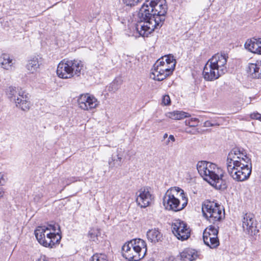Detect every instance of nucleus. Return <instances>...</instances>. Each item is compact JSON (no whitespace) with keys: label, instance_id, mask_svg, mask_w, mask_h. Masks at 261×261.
Here are the masks:
<instances>
[{"label":"nucleus","instance_id":"13","mask_svg":"<svg viewBox=\"0 0 261 261\" xmlns=\"http://www.w3.org/2000/svg\"><path fill=\"white\" fill-rule=\"evenodd\" d=\"M242 221V227L245 233L253 236L258 232L259 230L257 228V221L253 214L249 213L244 214Z\"/></svg>","mask_w":261,"mask_h":261},{"label":"nucleus","instance_id":"31","mask_svg":"<svg viewBox=\"0 0 261 261\" xmlns=\"http://www.w3.org/2000/svg\"><path fill=\"white\" fill-rule=\"evenodd\" d=\"M199 120L197 118H192L190 120L185 121L186 125H188L190 127H195L198 125Z\"/></svg>","mask_w":261,"mask_h":261},{"label":"nucleus","instance_id":"28","mask_svg":"<svg viewBox=\"0 0 261 261\" xmlns=\"http://www.w3.org/2000/svg\"><path fill=\"white\" fill-rule=\"evenodd\" d=\"M122 84V81L120 79H115L109 85L108 90L110 92H115L117 91Z\"/></svg>","mask_w":261,"mask_h":261},{"label":"nucleus","instance_id":"14","mask_svg":"<svg viewBox=\"0 0 261 261\" xmlns=\"http://www.w3.org/2000/svg\"><path fill=\"white\" fill-rule=\"evenodd\" d=\"M77 103L79 108L82 110L90 111L98 107L99 101L94 96L86 93L79 96Z\"/></svg>","mask_w":261,"mask_h":261},{"label":"nucleus","instance_id":"29","mask_svg":"<svg viewBox=\"0 0 261 261\" xmlns=\"http://www.w3.org/2000/svg\"><path fill=\"white\" fill-rule=\"evenodd\" d=\"M89 238L93 241H96L100 235V229L98 228H91L88 232Z\"/></svg>","mask_w":261,"mask_h":261},{"label":"nucleus","instance_id":"40","mask_svg":"<svg viewBox=\"0 0 261 261\" xmlns=\"http://www.w3.org/2000/svg\"><path fill=\"white\" fill-rule=\"evenodd\" d=\"M4 194V190L3 188H0V199L3 197Z\"/></svg>","mask_w":261,"mask_h":261},{"label":"nucleus","instance_id":"8","mask_svg":"<svg viewBox=\"0 0 261 261\" xmlns=\"http://www.w3.org/2000/svg\"><path fill=\"white\" fill-rule=\"evenodd\" d=\"M7 94L11 100L15 102L17 107L24 111L30 109L31 103L29 96L21 89L10 87L7 90Z\"/></svg>","mask_w":261,"mask_h":261},{"label":"nucleus","instance_id":"17","mask_svg":"<svg viewBox=\"0 0 261 261\" xmlns=\"http://www.w3.org/2000/svg\"><path fill=\"white\" fill-rule=\"evenodd\" d=\"M42 63V58L38 55L35 56L28 59L25 67L29 73L35 74L39 71Z\"/></svg>","mask_w":261,"mask_h":261},{"label":"nucleus","instance_id":"32","mask_svg":"<svg viewBox=\"0 0 261 261\" xmlns=\"http://www.w3.org/2000/svg\"><path fill=\"white\" fill-rule=\"evenodd\" d=\"M123 2L127 6H134L141 0H122Z\"/></svg>","mask_w":261,"mask_h":261},{"label":"nucleus","instance_id":"19","mask_svg":"<svg viewBox=\"0 0 261 261\" xmlns=\"http://www.w3.org/2000/svg\"><path fill=\"white\" fill-rule=\"evenodd\" d=\"M163 57H161L154 64L150 77L155 81L163 80Z\"/></svg>","mask_w":261,"mask_h":261},{"label":"nucleus","instance_id":"38","mask_svg":"<svg viewBox=\"0 0 261 261\" xmlns=\"http://www.w3.org/2000/svg\"><path fill=\"white\" fill-rule=\"evenodd\" d=\"M214 125H215V124L212 123L211 121H206L204 123L203 126H204V127H211V126H213Z\"/></svg>","mask_w":261,"mask_h":261},{"label":"nucleus","instance_id":"5","mask_svg":"<svg viewBox=\"0 0 261 261\" xmlns=\"http://www.w3.org/2000/svg\"><path fill=\"white\" fill-rule=\"evenodd\" d=\"M122 251L123 256L128 260L139 261L146 253V242L141 239H133L123 245Z\"/></svg>","mask_w":261,"mask_h":261},{"label":"nucleus","instance_id":"20","mask_svg":"<svg viewBox=\"0 0 261 261\" xmlns=\"http://www.w3.org/2000/svg\"><path fill=\"white\" fill-rule=\"evenodd\" d=\"M245 48L248 51L258 55H261V39L253 38L248 39L244 44Z\"/></svg>","mask_w":261,"mask_h":261},{"label":"nucleus","instance_id":"35","mask_svg":"<svg viewBox=\"0 0 261 261\" xmlns=\"http://www.w3.org/2000/svg\"><path fill=\"white\" fill-rule=\"evenodd\" d=\"M171 103V100L168 95H164V105H169Z\"/></svg>","mask_w":261,"mask_h":261},{"label":"nucleus","instance_id":"6","mask_svg":"<svg viewBox=\"0 0 261 261\" xmlns=\"http://www.w3.org/2000/svg\"><path fill=\"white\" fill-rule=\"evenodd\" d=\"M83 71L84 65L81 61L64 60L58 65L57 74L60 78L67 79L80 76Z\"/></svg>","mask_w":261,"mask_h":261},{"label":"nucleus","instance_id":"27","mask_svg":"<svg viewBox=\"0 0 261 261\" xmlns=\"http://www.w3.org/2000/svg\"><path fill=\"white\" fill-rule=\"evenodd\" d=\"M166 116L174 120H180L190 116V115L183 111H176L166 114Z\"/></svg>","mask_w":261,"mask_h":261},{"label":"nucleus","instance_id":"34","mask_svg":"<svg viewBox=\"0 0 261 261\" xmlns=\"http://www.w3.org/2000/svg\"><path fill=\"white\" fill-rule=\"evenodd\" d=\"M250 118L253 119H258L259 120L261 114L258 113H251L250 115Z\"/></svg>","mask_w":261,"mask_h":261},{"label":"nucleus","instance_id":"21","mask_svg":"<svg viewBox=\"0 0 261 261\" xmlns=\"http://www.w3.org/2000/svg\"><path fill=\"white\" fill-rule=\"evenodd\" d=\"M247 71L251 78L261 79V61L249 63L247 65Z\"/></svg>","mask_w":261,"mask_h":261},{"label":"nucleus","instance_id":"36","mask_svg":"<svg viewBox=\"0 0 261 261\" xmlns=\"http://www.w3.org/2000/svg\"><path fill=\"white\" fill-rule=\"evenodd\" d=\"M43 196V195L42 193L36 194L35 195L34 199L36 201H39Z\"/></svg>","mask_w":261,"mask_h":261},{"label":"nucleus","instance_id":"7","mask_svg":"<svg viewBox=\"0 0 261 261\" xmlns=\"http://www.w3.org/2000/svg\"><path fill=\"white\" fill-rule=\"evenodd\" d=\"M222 206L209 200L205 201L202 206L203 216L210 222L215 224L224 217V212Z\"/></svg>","mask_w":261,"mask_h":261},{"label":"nucleus","instance_id":"43","mask_svg":"<svg viewBox=\"0 0 261 261\" xmlns=\"http://www.w3.org/2000/svg\"><path fill=\"white\" fill-rule=\"evenodd\" d=\"M163 103V97L162 98V102H161V103Z\"/></svg>","mask_w":261,"mask_h":261},{"label":"nucleus","instance_id":"25","mask_svg":"<svg viewBox=\"0 0 261 261\" xmlns=\"http://www.w3.org/2000/svg\"><path fill=\"white\" fill-rule=\"evenodd\" d=\"M147 237L149 241L155 243L161 241L162 234L159 231L158 229L154 228L147 231Z\"/></svg>","mask_w":261,"mask_h":261},{"label":"nucleus","instance_id":"4","mask_svg":"<svg viewBox=\"0 0 261 261\" xmlns=\"http://www.w3.org/2000/svg\"><path fill=\"white\" fill-rule=\"evenodd\" d=\"M188 198L184 192L179 188H171L164 196V206L169 211L177 212L182 210L187 205Z\"/></svg>","mask_w":261,"mask_h":261},{"label":"nucleus","instance_id":"42","mask_svg":"<svg viewBox=\"0 0 261 261\" xmlns=\"http://www.w3.org/2000/svg\"><path fill=\"white\" fill-rule=\"evenodd\" d=\"M167 137V134H164V139Z\"/></svg>","mask_w":261,"mask_h":261},{"label":"nucleus","instance_id":"39","mask_svg":"<svg viewBox=\"0 0 261 261\" xmlns=\"http://www.w3.org/2000/svg\"><path fill=\"white\" fill-rule=\"evenodd\" d=\"M5 182V179L4 178V175L0 173V186H3Z\"/></svg>","mask_w":261,"mask_h":261},{"label":"nucleus","instance_id":"41","mask_svg":"<svg viewBox=\"0 0 261 261\" xmlns=\"http://www.w3.org/2000/svg\"><path fill=\"white\" fill-rule=\"evenodd\" d=\"M166 261H174V257L173 256L170 255L166 258Z\"/></svg>","mask_w":261,"mask_h":261},{"label":"nucleus","instance_id":"37","mask_svg":"<svg viewBox=\"0 0 261 261\" xmlns=\"http://www.w3.org/2000/svg\"><path fill=\"white\" fill-rule=\"evenodd\" d=\"M36 261H49L48 258L45 255H41Z\"/></svg>","mask_w":261,"mask_h":261},{"label":"nucleus","instance_id":"12","mask_svg":"<svg viewBox=\"0 0 261 261\" xmlns=\"http://www.w3.org/2000/svg\"><path fill=\"white\" fill-rule=\"evenodd\" d=\"M218 229L214 226L210 225L203 231V239L204 244L211 249L217 248L219 245L218 238Z\"/></svg>","mask_w":261,"mask_h":261},{"label":"nucleus","instance_id":"2","mask_svg":"<svg viewBox=\"0 0 261 261\" xmlns=\"http://www.w3.org/2000/svg\"><path fill=\"white\" fill-rule=\"evenodd\" d=\"M197 169L199 174L208 183L216 188H225L222 187L223 181V170L212 163L200 161L197 164Z\"/></svg>","mask_w":261,"mask_h":261},{"label":"nucleus","instance_id":"26","mask_svg":"<svg viewBox=\"0 0 261 261\" xmlns=\"http://www.w3.org/2000/svg\"><path fill=\"white\" fill-rule=\"evenodd\" d=\"M0 63L2 67L6 70H10L12 68L13 63L12 59L7 54H3L0 57Z\"/></svg>","mask_w":261,"mask_h":261},{"label":"nucleus","instance_id":"18","mask_svg":"<svg viewBox=\"0 0 261 261\" xmlns=\"http://www.w3.org/2000/svg\"><path fill=\"white\" fill-rule=\"evenodd\" d=\"M227 58L228 57L225 54H217L213 56L209 60L215 68H218L219 72L223 75L227 72L226 63Z\"/></svg>","mask_w":261,"mask_h":261},{"label":"nucleus","instance_id":"9","mask_svg":"<svg viewBox=\"0 0 261 261\" xmlns=\"http://www.w3.org/2000/svg\"><path fill=\"white\" fill-rule=\"evenodd\" d=\"M252 165L250 163H243L237 166L229 167L227 169L229 176L234 180L239 182L247 180L251 173Z\"/></svg>","mask_w":261,"mask_h":261},{"label":"nucleus","instance_id":"23","mask_svg":"<svg viewBox=\"0 0 261 261\" xmlns=\"http://www.w3.org/2000/svg\"><path fill=\"white\" fill-rule=\"evenodd\" d=\"M121 149H117L116 154H113L108 162L109 168L118 167L122 164V154Z\"/></svg>","mask_w":261,"mask_h":261},{"label":"nucleus","instance_id":"22","mask_svg":"<svg viewBox=\"0 0 261 261\" xmlns=\"http://www.w3.org/2000/svg\"><path fill=\"white\" fill-rule=\"evenodd\" d=\"M167 67L164 69L166 72L164 74V79L172 74L175 69L176 61L174 56L171 54L164 55Z\"/></svg>","mask_w":261,"mask_h":261},{"label":"nucleus","instance_id":"33","mask_svg":"<svg viewBox=\"0 0 261 261\" xmlns=\"http://www.w3.org/2000/svg\"><path fill=\"white\" fill-rule=\"evenodd\" d=\"M175 140V139L173 135H170L167 140L166 141V144L169 146H172Z\"/></svg>","mask_w":261,"mask_h":261},{"label":"nucleus","instance_id":"30","mask_svg":"<svg viewBox=\"0 0 261 261\" xmlns=\"http://www.w3.org/2000/svg\"><path fill=\"white\" fill-rule=\"evenodd\" d=\"M90 261H108V260L105 254H100L94 255L91 257Z\"/></svg>","mask_w":261,"mask_h":261},{"label":"nucleus","instance_id":"16","mask_svg":"<svg viewBox=\"0 0 261 261\" xmlns=\"http://www.w3.org/2000/svg\"><path fill=\"white\" fill-rule=\"evenodd\" d=\"M203 75L205 80L212 81L218 79L222 74L219 72L218 68H215L211 62L208 60L204 67Z\"/></svg>","mask_w":261,"mask_h":261},{"label":"nucleus","instance_id":"1","mask_svg":"<svg viewBox=\"0 0 261 261\" xmlns=\"http://www.w3.org/2000/svg\"><path fill=\"white\" fill-rule=\"evenodd\" d=\"M163 3L161 0L146 1L138 14L136 29L141 36H147L163 24Z\"/></svg>","mask_w":261,"mask_h":261},{"label":"nucleus","instance_id":"15","mask_svg":"<svg viewBox=\"0 0 261 261\" xmlns=\"http://www.w3.org/2000/svg\"><path fill=\"white\" fill-rule=\"evenodd\" d=\"M136 202L141 207L149 206L153 200V196L147 188H141L137 193Z\"/></svg>","mask_w":261,"mask_h":261},{"label":"nucleus","instance_id":"11","mask_svg":"<svg viewBox=\"0 0 261 261\" xmlns=\"http://www.w3.org/2000/svg\"><path fill=\"white\" fill-rule=\"evenodd\" d=\"M172 231L176 238L181 241L188 240L191 236V229L187 224L177 220L172 224Z\"/></svg>","mask_w":261,"mask_h":261},{"label":"nucleus","instance_id":"24","mask_svg":"<svg viewBox=\"0 0 261 261\" xmlns=\"http://www.w3.org/2000/svg\"><path fill=\"white\" fill-rule=\"evenodd\" d=\"M180 259L182 261H193L197 258V252L193 249L186 248L180 253Z\"/></svg>","mask_w":261,"mask_h":261},{"label":"nucleus","instance_id":"10","mask_svg":"<svg viewBox=\"0 0 261 261\" xmlns=\"http://www.w3.org/2000/svg\"><path fill=\"white\" fill-rule=\"evenodd\" d=\"M250 158L239 148H234L228 154L226 166L229 167L237 166L243 163H250Z\"/></svg>","mask_w":261,"mask_h":261},{"label":"nucleus","instance_id":"3","mask_svg":"<svg viewBox=\"0 0 261 261\" xmlns=\"http://www.w3.org/2000/svg\"><path fill=\"white\" fill-rule=\"evenodd\" d=\"M38 242L45 247L53 248L61 239L60 227L58 224L38 226L35 230Z\"/></svg>","mask_w":261,"mask_h":261}]
</instances>
